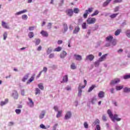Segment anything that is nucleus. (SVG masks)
Segmentation results:
<instances>
[{
    "instance_id": "13",
    "label": "nucleus",
    "mask_w": 130,
    "mask_h": 130,
    "mask_svg": "<svg viewBox=\"0 0 130 130\" xmlns=\"http://www.w3.org/2000/svg\"><path fill=\"white\" fill-rule=\"evenodd\" d=\"M12 97H13V98L15 99H18V98L19 97V94L18 93V92L15 91L12 94Z\"/></svg>"
},
{
    "instance_id": "60",
    "label": "nucleus",
    "mask_w": 130,
    "mask_h": 130,
    "mask_svg": "<svg viewBox=\"0 0 130 130\" xmlns=\"http://www.w3.org/2000/svg\"><path fill=\"white\" fill-rule=\"evenodd\" d=\"M52 25V24H51V23H50V22L48 23V27L49 29H50V28H51Z\"/></svg>"
},
{
    "instance_id": "31",
    "label": "nucleus",
    "mask_w": 130,
    "mask_h": 130,
    "mask_svg": "<svg viewBox=\"0 0 130 130\" xmlns=\"http://www.w3.org/2000/svg\"><path fill=\"white\" fill-rule=\"evenodd\" d=\"M61 49H62V48L61 47H58L54 49V51L59 52Z\"/></svg>"
},
{
    "instance_id": "56",
    "label": "nucleus",
    "mask_w": 130,
    "mask_h": 130,
    "mask_svg": "<svg viewBox=\"0 0 130 130\" xmlns=\"http://www.w3.org/2000/svg\"><path fill=\"white\" fill-rule=\"evenodd\" d=\"M103 120H104V121H106L107 120V118L105 115L103 116Z\"/></svg>"
},
{
    "instance_id": "16",
    "label": "nucleus",
    "mask_w": 130,
    "mask_h": 130,
    "mask_svg": "<svg viewBox=\"0 0 130 130\" xmlns=\"http://www.w3.org/2000/svg\"><path fill=\"white\" fill-rule=\"evenodd\" d=\"M7 103H9V100L8 99H6L4 102H1L0 103L1 106H4V105H6V104H7Z\"/></svg>"
},
{
    "instance_id": "64",
    "label": "nucleus",
    "mask_w": 130,
    "mask_h": 130,
    "mask_svg": "<svg viewBox=\"0 0 130 130\" xmlns=\"http://www.w3.org/2000/svg\"><path fill=\"white\" fill-rule=\"evenodd\" d=\"M57 43H58V44H59V45L62 44V41H61V40H59V41H58Z\"/></svg>"
},
{
    "instance_id": "34",
    "label": "nucleus",
    "mask_w": 130,
    "mask_h": 130,
    "mask_svg": "<svg viewBox=\"0 0 130 130\" xmlns=\"http://www.w3.org/2000/svg\"><path fill=\"white\" fill-rule=\"evenodd\" d=\"M28 37L29 38H33L34 37V34L33 32H29L28 34Z\"/></svg>"
},
{
    "instance_id": "17",
    "label": "nucleus",
    "mask_w": 130,
    "mask_h": 130,
    "mask_svg": "<svg viewBox=\"0 0 130 130\" xmlns=\"http://www.w3.org/2000/svg\"><path fill=\"white\" fill-rule=\"evenodd\" d=\"M41 34H42V35L44 37H48V33L47 32V31L42 30L41 31Z\"/></svg>"
},
{
    "instance_id": "32",
    "label": "nucleus",
    "mask_w": 130,
    "mask_h": 130,
    "mask_svg": "<svg viewBox=\"0 0 130 130\" xmlns=\"http://www.w3.org/2000/svg\"><path fill=\"white\" fill-rule=\"evenodd\" d=\"M117 15H118V13L113 14L110 16V18L112 19H114V18H116L117 16Z\"/></svg>"
},
{
    "instance_id": "11",
    "label": "nucleus",
    "mask_w": 130,
    "mask_h": 130,
    "mask_svg": "<svg viewBox=\"0 0 130 130\" xmlns=\"http://www.w3.org/2000/svg\"><path fill=\"white\" fill-rule=\"evenodd\" d=\"M29 75L30 74L29 73L26 74L22 79V82H26V81H27L28 79H29Z\"/></svg>"
},
{
    "instance_id": "53",
    "label": "nucleus",
    "mask_w": 130,
    "mask_h": 130,
    "mask_svg": "<svg viewBox=\"0 0 130 130\" xmlns=\"http://www.w3.org/2000/svg\"><path fill=\"white\" fill-rule=\"evenodd\" d=\"M109 5V3H108L106 1L103 3V7H107Z\"/></svg>"
},
{
    "instance_id": "38",
    "label": "nucleus",
    "mask_w": 130,
    "mask_h": 130,
    "mask_svg": "<svg viewBox=\"0 0 130 130\" xmlns=\"http://www.w3.org/2000/svg\"><path fill=\"white\" fill-rule=\"evenodd\" d=\"M123 79L124 80H127V79H130V74L128 75H126L123 76Z\"/></svg>"
},
{
    "instance_id": "44",
    "label": "nucleus",
    "mask_w": 130,
    "mask_h": 130,
    "mask_svg": "<svg viewBox=\"0 0 130 130\" xmlns=\"http://www.w3.org/2000/svg\"><path fill=\"white\" fill-rule=\"evenodd\" d=\"M96 101H97V99L96 98H93L91 99V102L92 104H94Z\"/></svg>"
},
{
    "instance_id": "51",
    "label": "nucleus",
    "mask_w": 130,
    "mask_h": 130,
    "mask_svg": "<svg viewBox=\"0 0 130 130\" xmlns=\"http://www.w3.org/2000/svg\"><path fill=\"white\" fill-rule=\"evenodd\" d=\"M41 128H43V129H46V127H45V126L43 124H41L40 125Z\"/></svg>"
},
{
    "instance_id": "4",
    "label": "nucleus",
    "mask_w": 130,
    "mask_h": 130,
    "mask_svg": "<svg viewBox=\"0 0 130 130\" xmlns=\"http://www.w3.org/2000/svg\"><path fill=\"white\" fill-rule=\"evenodd\" d=\"M120 82V79L119 78H115V79L111 81L110 84L111 85H115Z\"/></svg>"
},
{
    "instance_id": "58",
    "label": "nucleus",
    "mask_w": 130,
    "mask_h": 130,
    "mask_svg": "<svg viewBox=\"0 0 130 130\" xmlns=\"http://www.w3.org/2000/svg\"><path fill=\"white\" fill-rule=\"evenodd\" d=\"M88 13H85L83 14V17L86 19L88 17Z\"/></svg>"
},
{
    "instance_id": "37",
    "label": "nucleus",
    "mask_w": 130,
    "mask_h": 130,
    "mask_svg": "<svg viewBox=\"0 0 130 130\" xmlns=\"http://www.w3.org/2000/svg\"><path fill=\"white\" fill-rule=\"evenodd\" d=\"M52 51V48L51 47L48 48V50H47V54H50V53Z\"/></svg>"
},
{
    "instance_id": "25",
    "label": "nucleus",
    "mask_w": 130,
    "mask_h": 130,
    "mask_svg": "<svg viewBox=\"0 0 130 130\" xmlns=\"http://www.w3.org/2000/svg\"><path fill=\"white\" fill-rule=\"evenodd\" d=\"M121 32V29H117L115 32V36H118L119 34H120V32Z\"/></svg>"
},
{
    "instance_id": "27",
    "label": "nucleus",
    "mask_w": 130,
    "mask_h": 130,
    "mask_svg": "<svg viewBox=\"0 0 130 130\" xmlns=\"http://www.w3.org/2000/svg\"><path fill=\"white\" fill-rule=\"evenodd\" d=\"M38 87L39 89H40L41 90H44V86H43V84L42 83L39 84Z\"/></svg>"
},
{
    "instance_id": "21",
    "label": "nucleus",
    "mask_w": 130,
    "mask_h": 130,
    "mask_svg": "<svg viewBox=\"0 0 130 130\" xmlns=\"http://www.w3.org/2000/svg\"><path fill=\"white\" fill-rule=\"evenodd\" d=\"M63 29H64L63 33H66L67 31H68V29H69V28L68 27V24H67L66 23H63Z\"/></svg>"
},
{
    "instance_id": "1",
    "label": "nucleus",
    "mask_w": 130,
    "mask_h": 130,
    "mask_svg": "<svg viewBox=\"0 0 130 130\" xmlns=\"http://www.w3.org/2000/svg\"><path fill=\"white\" fill-rule=\"evenodd\" d=\"M107 113L110 118H111L112 121L114 122L115 120H116V121H120L121 120V118H118V115L115 114L113 115V114H112V112H111V111L110 109L108 110Z\"/></svg>"
},
{
    "instance_id": "49",
    "label": "nucleus",
    "mask_w": 130,
    "mask_h": 130,
    "mask_svg": "<svg viewBox=\"0 0 130 130\" xmlns=\"http://www.w3.org/2000/svg\"><path fill=\"white\" fill-rule=\"evenodd\" d=\"M126 36L127 37H128V38H130V30H127L126 32Z\"/></svg>"
},
{
    "instance_id": "22",
    "label": "nucleus",
    "mask_w": 130,
    "mask_h": 130,
    "mask_svg": "<svg viewBox=\"0 0 130 130\" xmlns=\"http://www.w3.org/2000/svg\"><path fill=\"white\" fill-rule=\"evenodd\" d=\"M80 31V27L76 26L73 31V34H77Z\"/></svg>"
},
{
    "instance_id": "28",
    "label": "nucleus",
    "mask_w": 130,
    "mask_h": 130,
    "mask_svg": "<svg viewBox=\"0 0 130 130\" xmlns=\"http://www.w3.org/2000/svg\"><path fill=\"white\" fill-rule=\"evenodd\" d=\"M61 113H62V111H59L56 115V117L58 118L61 116Z\"/></svg>"
},
{
    "instance_id": "54",
    "label": "nucleus",
    "mask_w": 130,
    "mask_h": 130,
    "mask_svg": "<svg viewBox=\"0 0 130 130\" xmlns=\"http://www.w3.org/2000/svg\"><path fill=\"white\" fill-rule=\"evenodd\" d=\"M34 28H35L34 26H30L28 28V30L29 31H33V30H34Z\"/></svg>"
},
{
    "instance_id": "15",
    "label": "nucleus",
    "mask_w": 130,
    "mask_h": 130,
    "mask_svg": "<svg viewBox=\"0 0 130 130\" xmlns=\"http://www.w3.org/2000/svg\"><path fill=\"white\" fill-rule=\"evenodd\" d=\"M2 26H3V28H5V29H9V25H8V24L5 21L2 22Z\"/></svg>"
},
{
    "instance_id": "6",
    "label": "nucleus",
    "mask_w": 130,
    "mask_h": 130,
    "mask_svg": "<svg viewBox=\"0 0 130 130\" xmlns=\"http://www.w3.org/2000/svg\"><path fill=\"white\" fill-rule=\"evenodd\" d=\"M72 117V113L70 111H68L65 115L64 118L65 119H70Z\"/></svg>"
},
{
    "instance_id": "29",
    "label": "nucleus",
    "mask_w": 130,
    "mask_h": 130,
    "mask_svg": "<svg viewBox=\"0 0 130 130\" xmlns=\"http://www.w3.org/2000/svg\"><path fill=\"white\" fill-rule=\"evenodd\" d=\"M71 69L72 70H76V69H77V67H76L75 63H72V64L71 65Z\"/></svg>"
},
{
    "instance_id": "2",
    "label": "nucleus",
    "mask_w": 130,
    "mask_h": 130,
    "mask_svg": "<svg viewBox=\"0 0 130 130\" xmlns=\"http://www.w3.org/2000/svg\"><path fill=\"white\" fill-rule=\"evenodd\" d=\"M87 24L88 25H91L92 24H95L96 22V18H88L87 20Z\"/></svg>"
},
{
    "instance_id": "46",
    "label": "nucleus",
    "mask_w": 130,
    "mask_h": 130,
    "mask_svg": "<svg viewBox=\"0 0 130 130\" xmlns=\"http://www.w3.org/2000/svg\"><path fill=\"white\" fill-rule=\"evenodd\" d=\"M111 42L112 45L113 46L116 45V40L114 39Z\"/></svg>"
},
{
    "instance_id": "3",
    "label": "nucleus",
    "mask_w": 130,
    "mask_h": 130,
    "mask_svg": "<svg viewBox=\"0 0 130 130\" xmlns=\"http://www.w3.org/2000/svg\"><path fill=\"white\" fill-rule=\"evenodd\" d=\"M66 13L68 16H69V17H72L73 15H74V11L73 10V9H67L66 11Z\"/></svg>"
},
{
    "instance_id": "20",
    "label": "nucleus",
    "mask_w": 130,
    "mask_h": 130,
    "mask_svg": "<svg viewBox=\"0 0 130 130\" xmlns=\"http://www.w3.org/2000/svg\"><path fill=\"white\" fill-rule=\"evenodd\" d=\"M27 11L26 9H24L21 11H19L18 12H17L15 15H21V14H24V13H27Z\"/></svg>"
},
{
    "instance_id": "39",
    "label": "nucleus",
    "mask_w": 130,
    "mask_h": 130,
    "mask_svg": "<svg viewBox=\"0 0 130 130\" xmlns=\"http://www.w3.org/2000/svg\"><path fill=\"white\" fill-rule=\"evenodd\" d=\"M4 40H6L8 37V33L7 32H5L3 35Z\"/></svg>"
},
{
    "instance_id": "62",
    "label": "nucleus",
    "mask_w": 130,
    "mask_h": 130,
    "mask_svg": "<svg viewBox=\"0 0 130 130\" xmlns=\"http://www.w3.org/2000/svg\"><path fill=\"white\" fill-rule=\"evenodd\" d=\"M96 128L97 130H100L101 129L100 125H99L98 124L96 125Z\"/></svg>"
},
{
    "instance_id": "33",
    "label": "nucleus",
    "mask_w": 130,
    "mask_h": 130,
    "mask_svg": "<svg viewBox=\"0 0 130 130\" xmlns=\"http://www.w3.org/2000/svg\"><path fill=\"white\" fill-rule=\"evenodd\" d=\"M35 91H36V92H35L36 95H38V94H40L41 93L40 89H39V88H36L35 89Z\"/></svg>"
},
{
    "instance_id": "23",
    "label": "nucleus",
    "mask_w": 130,
    "mask_h": 130,
    "mask_svg": "<svg viewBox=\"0 0 130 130\" xmlns=\"http://www.w3.org/2000/svg\"><path fill=\"white\" fill-rule=\"evenodd\" d=\"M82 89H81V86H79V87H78V96L79 97H81V96H82Z\"/></svg>"
},
{
    "instance_id": "42",
    "label": "nucleus",
    "mask_w": 130,
    "mask_h": 130,
    "mask_svg": "<svg viewBox=\"0 0 130 130\" xmlns=\"http://www.w3.org/2000/svg\"><path fill=\"white\" fill-rule=\"evenodd\" d=\"M96 87L95 85H92L89 89L88 91V92H91V91H92V90Z\"/></svg>"
},
{
    "instance_id": "5",
    "label": "nucleus",
    "mask_w": 130,
    "mask_h": 130,
    "mask_svg": "<svg viewBox=\"0 0 130 130\" xmlns=\"http://www.w3.org/2000/svg\"><path fill=\"white\" fill-rule=\"evenodd\" d=\"M94 58H95V56H94L92 54H90L86 56V60H90V61H92V60H93V59H94Z\"/></svg>"
},
{
    "instance_id": "12",
    "label": "nucleus",
    "mask_w": 130,
    "mask_h": 130,
    "mask_svg": "<svg viewBox=\"0 0 130 130\" xmlns=\"http://www.w3.org/2000/svg\"><path fill=\"white\" fill-rule=\"evenodd\" d=\"M67 52L63 51L60 54V58H64L66 56H67Z\"/></svg>"
},
{
    "instance_id": "50",
    "label": "nucleus",
    "mask_w": 130,
    "mask_h": 130,
    "mask_svg": "<svg viewBox=\"0 0 130 130\" xmlns=\"http://www.w3.org/2000/svg\"><path fill=\"white\" fill-rule=\"evenodd\" d=\"M40 44V40L37 39L36 42V45H39Z\"/></svg>"
},
{
    "instance_id": "18",
    "label": "nucleus",
    "mask_w": 130,
    "mask_h": 130,
    "mask_svg": "<svg viewBox=\"0 0 130 130\" xmlns=\"http://www.w3.org/2000/svg\"><path fill=\"white\" fill-rule=\"evenodd\" d=\"M34 77H35V74L31 77V78L27 81V84H30L34 81Z\"/></svg>"
},
{
    "instance_id": "19",
    "label": "nucleus",
    "mask_w": 130,
    "mask_h": 130,
    "mask_svg": "<svg viewBox=\"0 0 130 130\" xmlns=\"http://www.w3.org/2000/svg\"><path fill=\"white\" fill-rule=\"evenodd\" d=\"M74 56L76 60H82V56L80 55L74 54Z\"/></svg>"
},
{
    "instance_id": "30",
    "label": "nucleus",
    "mask_w": 130,
    "mask_h": 130,
    "mask_svg": "<svg viewBox=\"0 0 130 130\" xmlns=\"http://www.w3.org/2000/svg\"><path fill=\"white\" fill-rule=\"evenodd\" d=\"M79 12H80L79 8H75L73 10V12L75 13V14H78Z\"/></svg>"
},
{
    "instance_id": "63",
    "label": "nucleus",
    "mask_w": 130,
    "mask_h": 130,
    "mask_svg": "<svg viewBox=\"0 0 130 130\" xmlns=\"http://www.w3.org/2000/svg\"><path fill=\"white\" fill-rule=\"evenodd\" d=\"M14 125V122H9V125L10 126H12V125Z\"/></svg>"
},
{
    "instance_id": "14",
    "label": "nucleus",
    "mask_w": 130,
    "mask_h": 130,
    "mask_svg": "<svg viewBox=\"0 0 130 130\" xmlns=\"http://www.w3.org/2000/svg\"><path fill=\"white\" fill-rule=\"evenodd\" d=\"M113 40V37L112 36H109L106 38V41L108 42H111Z\"/></svg>"
},
{
    "instance_id": "40",
    "label": "nucleus",
    "mask_w": 130,
    "mask_h": 130,
    "mask_svg": "<svg viewBox=\"0 0 130 130\" xmlns=\"http://www.w3.org/2000/svg\"><path fill=\"white\" fill-rule=\"evenodd\" d=\"M122 2V0H114L113 1L114 5H115V4H118L119 3H121Z\"/></svg>"
},
{
    "instance_id": "59",
    "label": "nucleus",
    "mask_w": 130,
    "mask_h": 130,
    "mask_svg": "<svg viewBox=\"0 0 130 130\" xmlns=\"http://www.w3.org/2000/svg\"><path fill=\"white\" fill-rule=\"evenodd\" d=\"M100 122V121L99 119H96L95 121L94 122L95 124H98Z\"/></svg>"
},
{
    "instance_id": "52",
    "label": "nucleus",
    "mask_w": 130,
    "mask_h": 130,
    "mask_svg": "<svg viewBox=\"0 0 130 130\" xmlns=\"http://www.w3.org/2000/svg\"><path fill=\"white\" fill-rule=\"evenodd\" d=\"M118 11H119V7L117 6L115 8L114 12H118Z\"/></svg>"
},
{
    "instance_id": "48",
    "label": "nucleus",
    "mask_w": 130,
    "mask_h": 130,
    "mask_svg": "<svg viewBox=\"0 0 130 130\" xmlns=\"http://www.w3.org/2000/svg\"><path fill=\"white\" fill-rule=\"evenodd\" d=\"M15 112L17 114H20L21 113V109H16Z\"/></svg>"
},
{
    "instance_id": "7",
    "label": "nucleus",
    "mask_w": 130,
    "mask_h": 130,
    "mask_svg": "<svg viewBox=\"0 0 130 130\" xmlns=\"http://www.w3.org/2000/svg\"><path fill=\"white\" fill-rule=\"evenodd\" d=\"M108 55V54L102 55L99 59V61H103L106 59V57Z\"/></svg>"
},
{
    "instance_id": "36",
    "label": "nucleus",
    "mask_w": 130,
    "mask_h": 130,
    "mask_svg": "<svg viewBox=\"0 0 130 130\" xmlns=\"http://www.w3.org/2000/svg\"><path fill=\"white\" fill-rule=\"evenodd\" d=\"M44 115H45V112L43 111L42 113L39 116L40 119H42V118L44 117Z\"/></svg>"
},
{
    "instance_id": "41",
    "label": "nucleus",
    "mask_w": 130,
    "mask_h": 130,
    "mask_svg": "<svg viewBox=\"0 0 130 130\" xmlns=\"http://www.w3.org/2000/svg\"><path fill=\"white\" fill-rule=\"evenodd\" d=\"M124 92H125V93H128V92H130V88L125 87L124 88Z\"/></svg>"
},
{
    "instance_id": "47",
    "label": "nucleus",
    "mask_w": 130,
    "mask_h": 130,
    "mask_svg": "<svg viewBox=\"0 0 130 130\" xmlns=\"http://www.w3.org/2000/svg\"><path fill=\"white\" fill-rule=\"evenodd\" d=\"M84 126L85 128H88V127H89V125L88 124V123H87V122H84Z\"/></svg>"
},
{
    "instance_id": "9",
    "label": "nucleus",
    "mask_w": 130,
    "mask_h": 130,
    "mask_svg": "<svg viewBox=\"0 0 130 130\" xmlns=\"http://www.w3.org/2000/svg\"><path fill=\"white\" fill-rule=\"evenodd\" d=\"M105 96V93L103 91H100L98 94V97L99 98H104Z\"/></svg>"
},
{
    "instance_id": "45",
    "label": "nucleus",
    "mask_w": 130,
    "mask_h": 130,
    "mask_svg": "<svg viewBox=\"0 0 130 130\" xmlns=\"http://www.w3.org/2000/svg\"><path fill=\"white\" fill-rule=\"evenodd\" d=\"M87 24L84 22L82 24V28L83 29H87Z\"/></svg>"
},
{
    "instance_id": "24",
    "label": "nucleus",
    "mask_w": 130,
    "mask_h": 130,
    "mask_svg": "<svg viewBox=\"0 0 130 130\" xmlns=\"http://www.w3.org/2000/svg\"><path fill=\"white\" fill-rule=\"evenodd\" d=\"M94 10V8H89L88 9V10H86L85 11V13H88V14L89 13H92V11Z\"/></svg>"
},
{
    "instance_id": "61",
    "label": "nucleus",
    "mask_w": 130,
    "mask_h": 130,
    "mask_svg": "<svg viewBox=\"0 0 130 130\" xmlns=\"http://www.w3.org/2000/svg\"><path fill=\"white\" fill-rule=\"evenodd\" d=\"M54 109L55 111H58V108L57 107V106H54Z\"/></svg>"
},
{
    "instance_id": "35",
    "label": "nucleus",
    "mask_w": 130,
    "mask_h": 130,
    "mask_svg": "<svg viewBox=\"0 0 130 130\" xmlns=\"http://www.w3.org/2000/svg\"><path fill=\"white\" fill-rule=\"evenodd\" d=\"M123 88V85L116 86V89L117 91H119V90H121V89H122Z\"/></svg>"
},
{
    "instance_id": "57",
    "label": "nucleus",
    "mask_w": 130,
    "mask_h": 130,
    "mask_svg": "<svg viewBox=\"0 0 130 130\" xmlns=\"http://www.w3.org/2000/svg\"><path fill=\"white\" fill-rule=\"evenodd\" d=\"M42 72H45V73H46V72H47V68L46 67H44L43 70L42 71Z\"/></svg>"
},
{
    "instance_id": "8",
    "label": "nucleus",
    "mask_w": 130,
    "mask_h": 130,
    "mask_svg": "<svg viewBox=\"0 0 130 130\" xmlns=\"http://www.w3.org/2000/svg\"><path fill=\"white\" fill-rule=\"evenodd\" d=\"M28 99L29 101V103H28V105H29L30 107H33V106H34V102H33V100L30 98H28Z\"/></svg>"
},
{
    "instance_id": "43",
    "label": "nucleus",
    "mask_w": 130,
    "mask_h": 130,
    "mask_svg": "<svg viewBox=\"0 0 130 130\" xmlns=\"http://www.w3.org/2000/svg\"><path fill=\"white\" fill-rule=\"evenodd\" d=\"M27 19H28V16H27V15H23L22 16V20H27Z\"/></svg>"
},
{
    "instance_id": "55",
    "label": "nucleus",
    "mask_w": 130,
    "mask_h": 130,
    "mask_svg": "<svg viewBox=\"0 0 130 130\" xmlns=\"http://www.w3.org/2000/svg\"><path fill=\"white\" fill-rule=\"evenodd\" d=\"M49 57L50 58H53V57H54V54H53V53L50 54L49 55Z\"/></svg>"
},
{
    "instance_id": "26",
    "label": "nucleus",
    "mask_w": 130,
    "mask_h": 130,
    "mask_svg": "<svg viewBox=\"0 0 130 130\" xmlns=\"http://www.w3.org/2000/svg\"><path fill=\"white\" fill-rule=\"evenodd\" d=\"M98 14H99V11L98 10H95L93 13H92L91 15V17H94V16H97V15H98Z\"/></svg>"
},
{
    "instance_id": "10",
    "label": "nucleus",
    "mask_w": 130,
    "mask_h": 130,
    "mask_svg": "<svg viewBox=\"0 0 130 130\" xmlns=\"http://www.w3.org/2000/svg\"><path fill=\"white\" fill-rule=\"evenodd\" d=\"M68 81H69V77L68 75H65L63 77L62 81L61 83H68Z\"/></svg>"
}]
</instances>
